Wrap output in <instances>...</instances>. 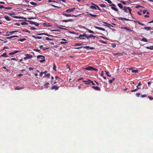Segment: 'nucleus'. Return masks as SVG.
Segmentation results:
<instances>
[{"label": "nucleus", "instance_id": "1", "mask_svg": "<svg viewBox=\"0 0 153 153\" xmlns=\"http://www.w3.org/2000/svg\"><path fill=\"white\" fill-rule=\"evenodd\" d=\"M37 59H41L42 60H40L39 62L41 63H43L45 61V57L42 55H38L37 56Z\"/></svg>", "mask_w": 153, "mask_h": 153}, {"label": "nucleus", "instance_id": "2", "mask_svg": "<svg viewBox=\"0 0 153 153\" xmlns=\"http://www.w3.org/2000/svg\"><path fill=\"white\" fill-rule=\"evenodd\" d=\"M85 48V49H91V50H93V49H95V48L94 47H90L88 46H84V47H76V48H74L75 49H80V48Z\"/></svg>", "mask_w": 153, "mask_h": 153}, {"label": "nucleus", "instance_id": "3", "mask_svg": "<svg viewBox=\"0 0 153 153\" xmlns=\"http://www.w3.org/2000/svg\"><path fill=\"white\" fill-rule=\"evenodd\" d=\"M9 15H10V16H12L14 18H16V19L21 18V19H26V18H24L23 17H20L19 16H13V15H15V13H10L9 14Z\"/></svg>", "mask_w": 153, "mask_h": 153}, {"label": "nucleus", "instance_id": "4", "mask_svg": "<svg viewBox=\"0 0 153 153\" xmlns=\"http://www.w3.org/2000/svg\"><path fill=\"white\" fill-rule=\"evenodd\" d=\"M64 16H65L66 17H70V16H74L75 17H77L78 16L77 15H75L73 14H68L65 13V12H64V13L62 14Z\"/></svg>", "mask_w": 153, "mask_h": 153}, {"label": "nucleus", "instance_id": "5", "mask_svg": "<svg viewBox=\"0 0 153 153\" xmlns=\"http://www.w3.org/2000/svg\"><path fill=\"white\" fill-rule=\"evenodd\" d=\"M25 55L26 56L24 58V59L25 60H26L27 59H30L33 57L31 55L28 54Z\"/></svg>", "mask_w": 153, "mask_h": 153}, {"label": "nucleus", "instance_id": "6", "mask_svg": "<svg viewBox=\"0 0 153 153\" xmlns=\"http://www.w3.org/2000/svg\"><path fill=\"white\" fill-rule=\"evenodd\" d=\"M85 35H86L85 33H83L82 34H80L79 36L76 37V38L77 39H85L84 37H85Z\"/></svg>", "mask_w": 153, "mask_h": 153}, {"label": "nucleus", "instance_id": "7", "mask_svg": "<svg viewBox=\"0 0 153 153\" xmlns=\"http://www.w3.org/2000/svg\"><path fill=\"white\" fill-rule=\"evenodd\" d=\"M75 9V8H73L71 9H69L66 10L65 11L68 13H70L73 12Z\"/></svg>", "mask_w": 153, "mask_h": 153}, {"label": "nucleus", "instance_id": "8", "mask_svg": "<svg viewBox=\"0 0 153 153\" xmlns=\"http://www.w3.org/2000/svg\"><path fill=\"white\" fill-rule=\"evenodd\" d=\"M82 82L85 83V84H89L91 83V81L90 79H87V80H84L82 81Z\"/></svg>", "mask_w": 153, "mask_h": 153}, {"label": "nucleus", "instance_id": "9", "mask_svg": "<svg viewBox=\"0 0 153 153\" xmlns=\"http://www.w3.org/2000/svg\"><path fill=\"white\" fill-rule=\"evenodd\" d=\"M62 40L63 41H61L60 42V44H65L68 43L67 40L65 39H62Z\"/></svg>", "mask_w": 153, "mask_h": 153}, {"label": "nucleus", "instance_id": "10", "mask_svg": "<svg viewBox=\"0 0 153 153\" xmlns=\"http://www.w3.org/2000/svg\"><path fill=\"white\" fill-rule=\"evenodd\" d=\"M121 28L122 29H125V30H127V31H128L129 32H131V31H132V30L131 29L128 28L127 27H122Z\"/></svg>", "mask_w": 153, "mask_h": 153}, {"label": "nucleus", "instance_id": "11", "mask_svg": "<svg viewBox=\"0 0 153 153\" xmlns=\"http://www.w3.org/2000/svg\"><path fill=\"white\" fill-rule=\"evenodd\" d=\"M65 27V26L63 25H57V27L60 29L61 30H67L65 28H62V27Z\"/></svg>", "mask_w": 153, "mask_h": 153}, {"label": "nucleus", "instance_id": "12", "mask_svg": "<svg viewBox=\"0 0 153 153\" xmlns=\"http://www.w3.org/2000/svg\"><path fill=\"white\" fill-rule=\"evenodd\" d=\"M59 89V87L56 85H53L51 87V89L53 90L55 89V90H58Z\"/></svg>", "mask_w": 153, "mask_h": 153}, {"label": "nucleus", "instance_id": "13", "mask_svg": "<svg viewBox=\"0 0 153 153\" xmlns=\"http://www.w3.org/2000/svg\"><path fill=\"white\" fill-rule=\"evenodd\" d=\"M92 87L95 90L97 91H100V88L98 87V86H92Z\"/></svg>", "mask_w": 153, "mask_h": 153}, {"label": "nucleus", "instance_id": "14", "mask_svg": "<svg viewBox=\"0 0 153 153\" xmlns=\"http://www.w3.org/2000/svg\"><path fill=\"white\" fill-rule=\"evenodd\" d=\"M118 19L119 20H121L122 21L123 20H125V21H130L131 20L129 19H127L126 18H122V17H119L118 18Z\"/></svg>", "mask_w": 153, "mask_h": 153}, {"label": "nucleus", "instance_id": "15", "mask_svg": "<svg viewBox=\"0 0 153 153\" xmlns=\"http://www.w3.org/2000/svg\"><path fill=\"white\" fill-rule=\"evenodd\" d=\"M83 28L85 29H86V30L88 31V32L89 33H93V34H95V33L93 31H92V30H89V29H88V28H86L85 27H83Z\"/></svg>", "mask_w": 153, "mask_h": 153}, {"label": "nucleus", "instance_id": "16", "mask_svg": "<svg viewBox=\"0 0 153 153\" xmlns=\"http://www.w3.org/2000/svg\"><path fill=\"white\" fill-rule=\"evenodd\" d=\"M85 70H92L93 67L92 66H88V67H86L85 68Z\"/></svg>", "mask_w": 153, "mask_h": 153}, {"label": "nucleus", "instance_id": "17", "mask_svg": "<svg viewBox=\"0 0 153 153\" xmlns=\"http://www.w3.org/2000/svg\"><path fill=\"white\" fill-rule=\"evenodd\" d=\"M73 21V19H69L68 20H62V21L63 22H71V21Z\"/></svg>", "mask_w": 153, "mask_h": 153}, {"label": "nucleus", "instance_id": "18", "mask_svg": "<svg viewBox=\"0 0 153 153\" xmlns=\"http://www.w3.org/2000/svg\"><path fill=\"white\" fill-rule=\"evenodd\" d=\"M94 27H95V28L99 29L100 30H102L103 31H105V29H104V28H102V27H98L97 26H94Z\"/></svg>", "mask_w": 153, "mask_h": 153}, {"label": "nucleus", "instance_id": "19", "mask_svg": "<svg viewBox=\"0 0 153 153\" xmlns=\"http://www.w3.org/2000/svg\"><path fill=\"white\" fill-rule=\"evenodd\" d=\"M129 7H125L123 8V10L125 12L128 13V8Z\"/></svg>", "mask_w": 153, "mask_h": 153}, {"label": "nucleus", "instance_id": "20", "mask_svg": "<svg viewBox=\"0 0 153 153\" xmlns=\"http://www.w3.org/2000/svg\"><path fill=\"white\" fill-rule=\"evenodd\" d=\"M18 37V36H17L14 35V36H10V37H7L6 38V39H11L12 38H13L14 37Z\"/></svg>", "mask_w": 153, "mask_h": 153}, {"label": "nucleus", "instance_id": "21", "mask_svg": "<svg viewBox=\"0 0 153 153\" xmlns=\"http://www.w3.org/2000/svg\"><path fill=\"white\" fill-rule=\"evenodd\" d=\"M49 84V83L46 82L44 85L45 88H48V85Z\"/></svg>", "mask_w": 153, "mask_h": 153}, {"label": "nucleus", "instance_id": "22", "mask_svg": "<svg viewBox=\"0 0 153 153\" xmlns=\"http://www.w3.org/2000/svg\"><path fill=\"white\" fill-rule=\"evenodd\" d=\"M4 18L8 21H10L11 20V19L7 16H4Z\"/></svg>", "mask_w": 153, "mask_h": 153}, {"label": "nucleus", "instance_id": "23", "mask_svg": "<svg viewBox=\"0 0 153 153\" xmlns=\"http://www.w3.org/2000/svg\"><path fill=\"white\" fill-rule=\"evenodd\" d=\"M111 8L112 10H115V11L119 12V11H118V9L117 8H116V7H111Z\"/></svg>", "mask_w": 153, "mask_h": 153}, {"label": "nucleus", "instance_id": "24", "mask_svg": "<svg viewBox=\"0 0 153 153\" xmlns=\"http://www.w3.org/2000/svg\"><path fill=\"white\" fill-rule=\"evenodd\" d=\"M24 88V87H19L18 86H17L15 88V89L16 90H20Z\"/></svg>", "mask_w": 153, "mask_h": 153}, {"label": "nucleus", "instance_id": "25", "mask_svg": "<svg viewBox=\"0 0 153 153\" xmlns=\"http://www.w3.org/2000/svg\"><path fill=\"white\" fill-rule=\"evenodd\" d=\"M106 25H104L105 26L109 27L110 29L111 27H110L111 25L110 24H108L105 22H103Z\"/></svg>", "mask_w": 153, "mask_h": 153}, {"label": "nucleus", "instance_id": "26", "mask_svg": "<svg viewBox=\"0 0 153 153\" xmlns=\"http://www.w3.org/2000/svg\"><path fill=\"white\" fill-rule=\"evenodd\" d=\"M90 7L93 9L96 10L97 9V7L94 5H92Z\"/></svg>", "mask_w": 153, "mask_h": 153}, {"label": "nucleus", "instance_id": "27", "mask_svg": "<svg viewBox=\"0 0 153 153\" xmlns=\"http://www.w3.org/2000/svg\"><path fill=\"white\" fill-rule=\"evenodd\" d=\"M88 15L91 16H92V17H97V15L93 14H91V13H89L88 14Z\"/></svg>", "mask_w": 153, "mask_h": 153}, {"label": "nucleus", "instance_id": "28", "mask_svg": "<svg viewBox=\"0 0 153 153\" xmlns=\"http://www.w3.org/2000/svg\"><path fill=\"white\" fill-rule=\"evenodd\" d=\"M32 36L36 39H41L42 38V37H40V36Z\"/></svg>", "mask_w": 153, "mask_h": 153}, {"label": "nucleus", "instance_id": "29", "mask_svg": "<svg viewBox=\"0 0 153 153\" xmlns=\"http://www.w3.org/2000/svg\"><path fill=\"white\" fill-rule=\"evenodd\" d=\"M141 41H142L145 42H148L147 39L145 38H143L141 40Z\"/></svg>", "mask_w": 153, "mask_h": 153}, {"label": "nucleus", "instance_id": "30", "mask_svg": "<svg viewBox=\"0 0 153 153\" xmlns=\"http://www.w3.org/2000/svg\"><path fill=\"white\" fill-rule=\"evenodd\" d=\"M146 48L147 49H150L151 50H153V46H150V47H146Z\"/></svg>", "mask_w": 153, "mask_h": 153}, {"label": "nucleus", "instance_id": "31", "mask_svg": "<svg viewBox=\"0 0 153 153\" xmlns=\"http://www.w3.org/2000/svg\"><path fill=\"white\" fill-rule=\"evenodd\" d=\"M26 40V39L25 38H23V39H18V40L19 41H20L21 42H23Z\"/></svg>", "mask_w": 153, "mask_h": 153}, {"label": "nucleus", "instance_id": "32", "mask_svg": "<svg viewBox=\"0 0 153 153\" xmlns=\"http://www.w3.org/2000/svg\"><path fill=\"white\" fill-rule=\"evenodd\" d=\"M118 6L121 9H122L123 8V5L121 3L118 4H117Z\"/></svg>", "mask_w": 153, "mask_h": 153}, {"label": "nucleus", "instance_id": "33", "mask_svg": "<svg viewBox=\"0 0 153 153\" xmlns=\"http://www.w3.org/2000/svg\"><path fill=\"white\" fill-rule=\"evenodd\" d=\"M82 45V43H75L74 45V46H79Z\"/></svg>", "mask_w": 153, "mask_h": 153}, {"label": "nucleus", "instance_id": "34", "mask_svg": "<svg viewBox=\"0 0 153 153\" xmlns=\"http://www.w3.org/2000/svg\"><path fill=\"white\" fill-rule=\"evenodd\" d=\"M141 85V82H139L138 84V85H137V89H140V88L139 87Z\"/></svg>", "mask_w": 153, "mask_h": 153}, {"label": "nucleus", "instance_id": "35", "mask_svg": "<svg viewBox=\"0 0 153 153\" xmlns=\"http://www.w3.org/2000/svg\"><path fill=\"white\" fill-rule=\"evenodd\" d=\"M30 4H31V5H34V6H36L37 5V3L33 2H30Z\"/></svg>", "mask_w": 153, "mask_h": 153}, {"label": "nucleus", "instance_id": "36", "mask_svg": "<svg viewBox=\"0 0 153 153\" xmlns=\"http://www.w3.org/2000/svg\"><path fill=\"white\" fill-rule=\"evenodd\" d=\"M144 28L145 30H149L151 29V27H144Z\"/></svg>", "mask_w": 153, "mask_h": 153}, {"label": "nucleus", "instance_id": "37", "mask_svg": "<svg viewBox=\"0 0 153 153\" xmlns=\"http://www.w3.org/2000/svg\"><path fill=\"white\" fill-rule=\"evenodd\" d=\"M105 72H106V74L108 76H111V75L109 74V72L108 71H105Z\"/></svg>", "mask_w": 153, "mask_h": 153}, {"label": "nucleus", "instance_id": "38", "mask_svg": "<svg viewBox=\"0 0 153 153\" xmlns=\"http://www.w3.org/2000/svg\"><path fill=\"white\" fill-rule=\"evenodd\" d=\"M26 21L28 22H30V24L31 25H34L35 23V22H33V21L28 20H26Z\"/></svg>", "mask_w": 153, "mask_h": 153}, {"label": "nucleus", "instance_id": "39", "mask_svg": "<svg viewBox=\"0 0 153 153\" xmlns=\"http://www.w3.org/2000/svg\"><path fill=\"white\" fill-rule=\"evenodd\" d=\"M33 51H36V52H38L39 53H41V51L40 50H39L35 49H34L33 50Z\"/></svg>", "mask_w": 153, "mask_h": 153}, {"label": "nucleus", "instance_id": "40", "mask_svg": "<svg viewBox=\"0 0 153 153\" xmlns=\"http://www.w3.org/2000/svg\"><path fill=\"white\" fill-rule=\"evenodd\" d=\"M135 22L139 24L140 25H145L143 24L141 22H140L139 21H135Z\"/></svg>", "mask_w": 153, "mask_h": 153}, {"label": "nucleus", "instance_id": "41", "mask_svg": "<svg viewBox=\"0 0 153 153\" xmlns=\"http://www.w3.org/2000/svg\"><path fill=\"white\" fill-rule=\"evenodd\" d=\"M115 79L114 78H113L111 79H109V81L110 83H112L113 81Z\"/></svg>", "mask_w": 153, "mask_h": 153}, {"label": "nucleus", "instance_id": "42", "mask_svg": "<svg viewBox=\"0 0 153 153\" xmlns=\"http://www.w3.org/2000/svg\"><path fill=\"white\" fill-rule=\"evenodd\" d=\"M89 36H90L89 35H88L87 34H86V35H85V37L87 38V39H88L89 41V39L90 37H89Z\"/></svg>", "mask_w": 153, "mask_h": 153}, {"label": "nucleus", "instance_id": "43", "mask_svg": "<svg viewBox=\"0 0 153 153\" xmlns=\"http://www.w3.org/2000/svg\"><path fill=\"white\" fill-rule=\"evenodd\" d=\"M111 47L113 48H114L116 47V44L114 43H113L111 44Z\"/></svg>", "mask_w": 153, "mask_h": 153}, {"label": "nucleus", "instance_id": "44", "mask_svg": "<svg viewBox=\"0 0 153 153\" xmlns=\"http://www.w3.org/2000/svg\"><path fill=\"white\" fill-rule=\"evenodd\" d=\"M48 2L49 3H50V2H56V3H57V2L56 1H55V0H48Z\"/></svg>", "mask_w": 153, "mask_h": 153}, {"label": "nucleus", "instance_id": "45", "mask_svg": "<svg viewBox=\"0 0 153 153\" xmlns=\"http://www.w3.org/2000/svg\"><path fill=\"white\" fill-rule=\"evenodd\" d=\"M138 72V71L137 70H133L132 71V72L137 73Z\"/></svg>", "mask_w": 153, "mask_h": 153}, {"label": "nucleus", "instance_id": "46", "mask_svg": "<svg viewBox=\"0 0 153 153\" xmlns=\"http://www.w3.org/2000/svg\"><path fill=\"white\" fill-rule=\"evenodd\" d=\"M43 25H44L45 26H50V23L47 24L46 23H44Z\"/></svg>", "mask_w": 153, "mask_h": 153}, {"label": "nucleus", "instance_id": "47", "mask_svg": "<svg viewBox=\"0 0 153 153\" xmlns=\"http://www.w3.org/2000/svg\"><path fill=\"white\" fill-rule=\"evenodd\" d=\"M21 24L22 25H27L28 24L26 22H22L21 23Z\"/></svg>", "mask_w": 153, "mask_h": 153}, {"label": "nucleus", "instance_id": "48", "mask_svg": "<svg viewBox=\"0 0 153 153\" xmlns=\"http://www.w3.org/2000/svg\"><path fill=\"white\" fill-rule=\"evenodd\" d=\"M1 56L6 57L7 56L6 53H4Z\"/></svg>", "mask_w": 153, "mask_h": 153}, {"label": "nucleus", "instance_id": "49", "mask_svg": "<svg viewBox=\"0 0 153 153\" xmlns=\"http://www.w3.org/2000/svg\"><path fill=\"white\" fill-rule=\"evenodd\" d=\"M89 37H90V38H95L96 37V36L93 35L92 34H90V36H89Z\"/></svg>", "mask_w": 153, "mask_h": 153}, {"label": "nucleus", "instance_id": "50", "mask_svg": "<svg viewBox=\"0 0 153 153\" xmlns=\"http://www.w3.org/2000/svg\"><path fill=\"white\" fill-rule=\"evenodd\" d=\"M100 42L101 43H102L105 44H106L107 43L106 42L104 41L101 40H100Z\"/></svg>", "mask_w": 153, "mask_h": 153}, {"label": "nucleus", "instance_id": "51", "mask_svg": "<svg viewBox=\"0 0 153 153\" xmlns=\"http://www.w3.org/2000/svg\"><path fill=\"white\" fill-rule=\"evenodd\" d=\"M135 8H140V7H143L142 6H141V5H136L135 7Z\"/></svg>", "mask_w": 153, "mask_h": 153}, {"label": "nucleus", "instance_id": "52", "mask_svg": "<svg viewBox=\"0 0 153 153\" xmlns=\"http://www.w3.org/2000/svg\"><path fill=\"white\" fill-rule=\"evenodd\" d=\"M128 10L129 11V13L131 14V15L132 14V13H131L132 10H131V9L129 7V8H128Z\"/></svg>", "mask_w": 153, "mask_h": 153}, {"label": "nucleus", "instance_id": "53", "mask_svg": "<svg viewBox=\"0 0 153 153\" xmlns=\"http://www.w3.org/2000/svg\"><path fill=\"white\" fill-rule=\"evenodd\" d=\"M56 65H55V64H53V70L56 71Z\"/></svg>", "mask_w": 153, "mask_h": 153}, {"label": "nucleus", "instance_id": "54", "mask_svg": "<svg viewBox=\"0 0 153 153\" xmlns=\"http://www.w3.org/2000/svg\"><path fill=\"white\" fill-rule=\"evenodd\" d=\"M100 6L102 7H106L105 4H100Z\"/></svg>", "mask_w": 153, "mask_h": 153}, {"label": "nucleus", "instance_id": "55", "mask_svg": "<svg viewBox=\"0 0 153 153\" xmlns=\"http://www.w3.org/2000/svg\"><path fill=\"white\" fill-rule=\"evenodd\" d=\"M16 31H10L9 33H10V35H12L13 34V33H14L15 32H16Z\"/></svg>", "mask_w": 153, "mask_h": 153}, {"label": "nucleus", "instance_id": "56", "mask_svg": "<svg viewBox=\"0 0 153 153\" xmlns=\"http://www.w3.org/2000/svg\"><path fill=\"white\" fill-rule=\"evenodd\" d=\"M46 40H53V39H51L48 37H46Z\"/></svg>", "mask_w": 153, "mask_h": 153}, {"label": "nucleus", "instance_id": "57", "mask_svg": "<svg viewBox=\"0 0 153 153\" xmlns=\"http://www.w3.org/2000/svg\"><path fill=\"white\" fill-rule=\"evenodd\" d=\"M120 2L124 4H126V2L124 1L121 0L120 1Z\"/></svg>", "mask_w": 153, "mask_h": 153}, {"label": "nucleus", "instance_id": "58", "mask_svg": "<svg viewBox=\"0 0 153 153\" xmlns=\"http://www.w3.org/2000/svg\"><path fill=\"white\" fill-rule=\"evenodd\" d=\"M138 89H137V88L136 89H134V90H131V92H135V91H137L138 90Z\"/></svg>", "mask_w": 153, "mask_h": 153}, {"label": "nucleus", "instance_id": "59", "mask_svg": "<svg viewBox=\"0 0 153 153\" xmlns=\"http://www.w3.org/2000/svg\"><path fill=\"white\" fill-rule=\"evenodd\" d=\"M27 19H36V17H29L27 18Z\"/></svg>", "mask_w": 153, "mask_h": 153}, {"label": "nucleus", "instance_id": "60", "mask_svg": "<svg viewBox=\"0 0 153 153\" xmlns=\"http://www.w3.org/2000/svg\"><path fill=\"white\" fill-rule=\"evenodd\" d=\"M142 12V11L141 10H140V11H139V12H137V14L138 15H141L142 14L141 13V12Z\"/></svg>", "mask_w": 153, "mask_h": 153}, {"label": "nucleus", "instance_id": "61", "mask_svg": "<svg viewBox=\"0 0 153 153\" xmlns=\"http://www.w3.org/2000/svg\"><path fill=\"white\" fill-rule=\"evenodd\" d=\"M29 27H30V29L32 30H35L36 29V28L34 27H31L30 26Z\"/></svg>", "mask_w": 153, "mask_h": 153}, {"label": "nucleus", "instance_id": "62", "mask_svg": "<svg viewBox=\"0 0 153 153\" xmlns=\"http://www.w3.org/2000/svg\"><path fill=\"white\" fill-rule=\"evenodd\" d=\"M51 5L54 7H57V8H59V7H58V6H55L54 5H53V4H51Z\"/></svg>", "mask_w": 153, "mask_h": 153}, {"label": "nucleus", "instance_id": "63", "mask_svg": "<svg viewBox=\"0 0 153 153\" xmlns=\"http://www.w3.org/2000/svg\"><path fill=\"white\" fill-rule=\"evenodd\" d=\"M34 25H35L36 26H38L39 25V24L38 23L35 22V23Z\"/></svg>", "mask_w": 153, "mask_h": 153}, {"label": "nucleus", "instance_id": "64", "mask_svg": "<svg viewBox=\"0 0 153 153\" xmlns=\"http://www.w3.org/2000/svg\"><path fill=\"white\" fill-rule=\"evenodd\" d=\"M50 76V74H49V73L47 74L46 75V77H48V78Z\"/></svg>", "mask_w": 153, "mask_h": 153}]
</instances>
